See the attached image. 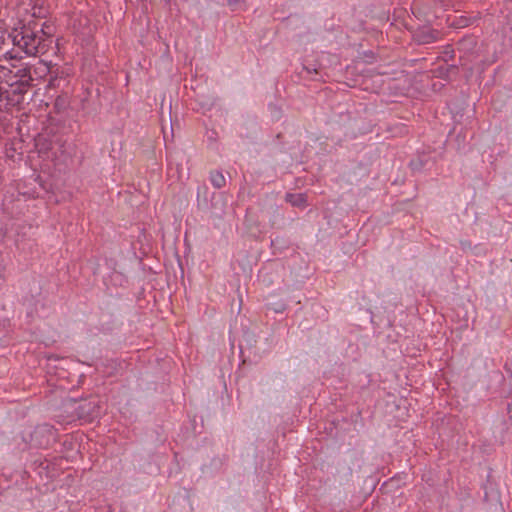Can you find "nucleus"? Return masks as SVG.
<instances>
[{"mask_svg": "<svg viewBox=\"0 0 512 512\" xmlns=\"http://www.w3.org/2000/svg\"><path fill=\"white\" fill-rule=\"evenodd\" d=\"M239 0H228L229 5L236 6Z\"/></svg>", "mask_w": 512, "mask_h": 512, "instance_id": "nucleus-6", "label": "nucleus"}, {"mask_svg": "<svg viewBox=\"0 0 512 512\" xmlns=\"http://www.w3.org/2000/svg\"><path fill=\"white\" fill-rule=\"evenodd\" d=\"M211 182L215 187L220 188L224 185L225 178L220 173H214L211 175Z\"/></svg>", "mask_w": 512, "mask_h": 512, "instance_id": "nucleus-4", "label": "nucleus"}, {"mask_svg": "<svg viewBox=\"0 0 512 512\" xmlns=\"http://www.w3.org/2000/svg\"><path fill=\"white\" fill-rule=\"evenodd\" d=\"M9 37H10V35L7 36L6 31L2 27H0V49L4 45L7 38H9Z\"/></svg>", "mask_w": 512, "mask_h": 512, "instance_id": "nucleus-5", "label": "nucleus"}, {"mask_svg": "<svg viewBox=\"0 0 512 512\" xmlns=\"http://www.w3.org/2000/svg\"><path fill=\"white\" fill-rule=\"evenodd\" d=\"M286 201L292 206L301 209L308 205L307 196L304 193H289L286 195Z\"/></svg>", "mask_w": 512, "mask_h": 512, "instance_id": "nucleus-3", "label": "nucleus"}, {"mask_svg": "<svg viewBox=\"0 0 512 512\" xmlns=\"http://www.w3.org/2000/svg\"><path fill=\"white\" fill-rule=\"evenodd\" d=\"M49 28L45 24L41 28V35H38L29 27H24L20 32L12 35V42L19 47L26 55L32 56L44 50L42 47L43 36H50L51 33L45 29Z\"/></svg>", "mask_w": 512, "mask_h": 512, "instance_id": "nucleus-1", "label": "nucleus"}, {"mask_svg": "<svg viewBox=\"0 0 512 512\" xmlns=\"http://www.w3.org/2000/svg\"><path fill=\"white\" fill-rule=\"evenodd\" d=\"M30 77L25 68H12L0 65V91L8 92L11 88L13 92L25 93L29 85Z\"/></svg>", "mask_w": 512, "mask_h": 512, "instance_id": "nucleus-2", "label": "nucleus"}]
</instances>
